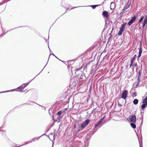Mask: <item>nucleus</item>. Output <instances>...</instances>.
<instances>
[{
    "label": "nucleus",
    "instance_id": "obj_1",
    "mask_svg": "<svg viewBox=\"0 0 147 147\" xmlns=\"http://www.w3.org/2000/svg\"><path fill=\"white\" fill-rule=\"evenodd\" d=\"M90 121V120L88 119L86 120L82 124L81 126L79 127L78 131H79L82 130L83 128L87 126L88 124Z\"/></svg>",
    "mask_w": 147,
    "mask_h": 147
},
{
    "label": "nucleus",
    "instance_id": "obj_2",
    "mask_svg": "<svg viewBox=\"0 0 147 147\" xmlns=\"http://www.w3.org/2000/svg\"><path fill=\"white\" fill-rule=\"evenodd\" d=\"M126 24L125 23L121 25V28H120V30L118 32V35H121L122 34V33L125 28Z\"/></svg>",
    "mask_w": 147,
    "mask_h": 147
},
{
    "label": "nucleus",
    "instance_id": "obj_3",
    "mask_svg": "<svg viewBox=\"0 0 147 147\" xmlns=\"http://www.w3.org/2000/svg\"><path fill=\"white\" fill-rule=\"evenodd\" d=\"M143 104L142 105V108L144 109L147 106V96L144 98L143 101Z\"/></svg>",
    "mask_w": 147,
    "mask_h": 147
},
{
    "label": "nucleus",
    "instance_id": "obj_4",
    "mask_svg": "<svg viewBox=\"0 0 147 147\" xmlns=\"http://www.w3.org/2000/svg\"><path fill=\"white\" fill-rule=\"evenodd\" d=\"M129 119L131 122H135L136 121V117L135 115L130 116Z\"/></svg>",
    "mask_w": 147,
    "mask_h": 147
},
{
    "label": "nucleus",
    "instance_id": "obj_5",
    "mask_svg": "<svg viewBox=\"0 0 147 147\" xmlns=\"http://www.w3.org/2000/svg\"><path fill=\"white\" fill-rule=\"evenodd\" d=\"M127 94L128 92L127 91L124 90L123 91L121 96V98L125 99L127 96Z\"/></svg>",
    "mask_w": 147,
    "mask_h": 147
},
{
    "label": "nucleus",
    "instance_id": "obj_6",
    "mask_svg": "<svg viewBox=\"0 0 147 147\" xmlns=\"http://www.w3.org/2000/svg\"><path fill=\"white\" fill-rule=\"evenodd\" d=\"M136 19V17L134 16L128 22V24L129 25H131Z\"/></svg>",
    "mask_w": 147,
    "mask_h": 147
},
{
    "label": "nucleus",
    "instance_id": "obj_7",
    "mask_svg": "<svg viewBox=\"0 0 147 147\" xmlns=\"http://www.w3.org/2000/svg\"><path fill=\"white\" fill-rule=\"evenodd\" d=\"M55 116H57V119H55L56 121L58 122L59 121L60 119L62 117V116L61 115H56ZM53 119H54L55 118L53 117ZM55 120V119H54Z\"/></svg>",
    "mask_w": 147,
    "mask_h": 147
},
{
    "label": "nucleus",
    "instance_id": "obj_8",
    "mask_svg": "<svg viewBox=\"0 0 147 147\" xmlns=\"http://www.w3.org/2000/svg\"><path fill=\"white\" fill-rule=\"evenodd\" d=\"M103 15L105 17L107 18L109 16L108 13L106 11H105L103 13Z\"/></svg>",
    "mask_w": 147,
    "mask_h": 147
},
{
    "label": "nucleus",
    "instance_id": "obj_9",
    "mask_svg": "<svg viewBox=\"0 0 147 147\" xmlns=\"http://www.w3.org/2000/svg\"><path fill=\"white\" fill-rule=\"evenodd\" d=\"M28 84H27V83L23 84L21 86H20V87H19L18 88V89H20V91H22V90H21V89H22V88H24V87H25L26 86H27Z\"/></svg>",
    "mask_w": 147,
    "mask_h": 147
},
{
    "label": "nucleus",
    "instance_id": "obj_10",
    "mask_svg": "<svg viewBox=\"0 0 147 147\" xmlns=\"http://www.w3.org/2000/svg\"><path fill=\"white\" fill-rule=\"evenodd\" d=\"M147 23V16H146L143 23V27H144Z\"/></svg>",
    "mask_w": 147,
    "mask_h": 147
},
{
    "label": "nucleus",
    "instance_id": "obj_11",
    "mask_svg": "<svg viewBox=\"0 0 147 147\" xmlns=\"http://www.w3.org/2000/svg\"><path fill=\"white\" fill-rule=\"evenodd\" d=\"M142 52V48H140L139 50V55L138 56V58H139L141 55V54Z\"/></svg>",
    "mask_w": 147,
    "mask_h": 147
},
{
    "label": "nucleus",
    "instance_id": "obj_12",
    "mask_svg": "<svg viewBox=\"0 0 147 147\" xmlns=\"http://www.w3.org/2000/svg\"><path fill=\"white\" fill-rule=\"evenodd\" d=\"M130 124L132 128H135L136 127V125L135 124L133 123H131Z\"/></svg>",
    "mask_w": 147,
    "mask_h": 147
},
{
    "label": "nucleus",
    "instance_id": "obj_13",
    "mask_svg": "<svg viewBox=\"0 0 147 147\" xmlns=\"http://www.w3.org/2000/svg\"><path fill=\"white\" fill-rule=\"evenodd\" d=\"M138 100L137 99H135L133 103L135 105H136L138 104Z\"/></svg>",
    "mask_w": 147,
    "mask_h": 147
},
{
    "label": "nucleus",
    "instance_id": "obj_14",
    "mask_svg": "<svg viewBox=\"0 0 147 147\" xmlns=\"http://www.w3.org/2000/svg\"><path fill=\"white\" fill-rule=\"evenodd\" d=\"M144 18V16H142L141 18L140 19V20L138 22V23H140V22H141V21H142V20H143V19Z\"/></svg>",
    "mask_w": 147,
    "mask_h": 147
},
{
    "label": "nucleus",
    "instance_id": "obj_15",
    "mask_svg": "<svg viewBox=\"0 0 147 147\" xmlns=\"http://www.w3.org/2000/svg\"><path fill=\"white\" fill-rule=\"evenodd\" d=\"M135 57H133L132 58L131 60V63H133L134 61L135 60Z\"/></svg>",
    "mask_w": 147,
    "mask_h": 147
},
{
    "label": "nucleus",
    "instance_id": "obj_16",
    "mask_svg": "<svg viewBox=\"0 0 147 147\" xmlns=\"http://www.w3.org/2000/svg\"><path fill=\"white\" fill-rule=\"evenodd\" d=\"M104 118V117L102 118L98 122L100 124L103 121Z\"/></svg>",
    "mask_w": 147,
    "mask_h": 147
},
{
    "label": "nucleus",
    "instance_id": "obj_17",
    "mask_svg": "<svg viewBox=\"0 0 147 147\" xmlns=\"http://www.w3.org/2000/svg\"><path fill=\"white\" fill-rule=\"evenodd\" d=\"M100 124V123L99 122H98L97 124H95V127H97Z\"/></svg>",
    "mask_w": 147,
    "mask_h": 147
},
{
    "label": "nucleus",
    "instance_id": "obj_18",
    "mask_svg": "<svg viewBox=\"0 0 147 147\" xmlns=\"http://www.w3.org/2000/svg\"><path fill=\"white\" fill-rule=\"evenodd\" d=\"M61 111H59L57 114V115H61Z\"/></svg>",
    "mask_w": 147,
    "mask_h": 147
},
{
    "label": "nucleus",
    "instance_id": "obj_19",
    "mask_svg": "<svg viewBox=\"0 0 147 147\" xmlns=\"http://www.w3.org/2000/svg\"><path fill=\"white\" fill-rule=\"evenodd\" d=\"M129 7L128 6L127 7L125 6L123 8V10H125L128 7Z\"/></svg>",
    "mask_w": 147,
    "mask_h": 147
},
{
    "label": "nucleus",
    "instance_id": "obj_20",
    "mask_svg": "<svg viewBox=\"0 0 147 147\" xmlns=\"http://www.w3.org/2000/svg\"><path fill=\"white\" fill-rule=\"evenodd\" d=\"M38 139V138H34V139H33L32 140L34 141H35V140H37Z\"/></svg>",
    "mask_w": 147,
    "mask_h": 147
},
{
    "label": "nucleus",
    "instance_id": "obj_21",
    "mask_svg": "<svg viewBox=\"0 0 147 147\" xmlns=\"http://www.w3.org/2000/svg\"><path fill=\"white\" fill-rule=\"evenodd\" d=\"M115 5V4H114V3H113V2H112L111 3V5Z\"/></svg>",
    "mask_w": 147,
    "mask_h": 147
},
{
    "label": "nucleus",
    "instance_id": "obj_22",
    "mask_svg": "<svg viewBox=\"0 0 147 147\" xmlns=\"http://www.w3.org/2000/svg\"><path fill=\"white\" fill-rule=\"evenodd\" d=\"M92 7V8L93 9H94L95 7H96V6L95 5H92L91 6Z\"/></svg>",
    "mask_w": 147,
    "mask_h": 147
},
{
    "label": "nucleus",
    "instance_id": "obj_23",
    "mask_svg": "<svg viewBox=\"0 0 147 147\" xmlns=\"http://www.w3.org/2000/svg\"><path fill=\"white\" fill-rule=\"evenodd\" d=\"M133 63H131V64H130V67H131L132 66Z\"/></svg>",
    "mask_w": 147,
    "mask_h": 147
},
{
    "label": "nucleus",
    "instance_id": "obj_24",
    "mask_svg": "<svg viewBox=\"0 0 147 147\" xmlns=\"http://www.w3.org/2000/svg\"><path fill=\"white\" fill-rule=\"evenodd\" d=\"M134 66L135 67H136L137 66V64L136 63H135L134 64Z\"/></svg>",
    "mask_w": 147,
    "mask_h": 147
},
{
    "label": "nucleus",
    "instance_id": "obj_25",
    "mask_svg": "<svg viewBox=\"0 0 147 147\" xmlns=\"http://www.w3.org/2000/svg\"><path fill=\"white\" fill-rule=\"evenodd\" d=\"M114 8V7L113 8H112L111 7V9H113V8Z\"/></svg>",
    "mask_w": 147,
    "mask_h": 147
},
{
    "label": "nucleus",
    "instance_id": "obj_26",
    "mask_svg": "<svg viewBox=\"0 0 147 147\" xmlns=\"http://www.w3.org/2000/svg\"><path fill=\"white\" fill-rule=\"evenodd\" d=\"M136 56V55H135L134 57H135V58Z\"/></svg>",
    "mask_w": 147,
    "mask_h": 147
},
{
    "label": "nucleus",
    "instance_id": "obj_27",
    "mask_svg": "<svg viewBox=\"0 0 147 147\" xmlns=\"http://www.w3.org/2000/svg\"><path fill=\"white\" fill-rule=\"evenodd\" d=\"M55 57H56L57 58V57L56 56H55Z\"/></svg>",
    "mask_w": 147,
    "mask_h": 147
},
{
    "label": "nucleus",
    "instance_id": "obj_28",
    "mask_svg": "<svg viewBox=\"0 0 147 147\" xmlns=\"http://www.w3.org/2000/svg\"><path fill=\"white\" fill-rule=\"evenodd\" d=\"M55 57H56L57 58V57L56 56H55Z\"/></svg>",
    "mask_w": 147,
    "mask_h": 147
},
{
    "label": "nucleus",
    "instance_id": "obj_29",
    "mask_svg": "<svg viewBox=\"0 0 147 147\" xmlns=\"http://www.w3.org/2000/svg\"><path fill=\"white\" fill-rule=\"evenodd\" d=\"M55 57H56L57 58V57L56 56H55Z\"/></svg>",
    "mask_w": 147,
    "mask_h": 147
},
{
    "label": "nucleus",
    "instance_id": "obj_30",
    "mask_svg": "<svg viewBox=\"0 0 147 147\" xmlns=\"http://www.w3.org/2000/svg\"><path fill=\"white\" fill-rule=\"evenodd\" d=\"M55 57H56L57 58V57L56 56H55Z\"/></svg>",
    "mask_w": 147,
    "mask_h": 147
},
{
    "label": "nucleus",
    "instance_id": "obj_31",
    "mask_svg": "<svg viewBox=\"0 0 147 147\" xmlns=\"http://www.w3.org/2000/svg\"><path fill=\"white\" fill-rule=\"evenodd\" d=\"M55 57H56L57 58V57L56 56H55Z\"/></svg>",
    "mask_w": 147,
    "mask_h": 147
}]
</instances>
